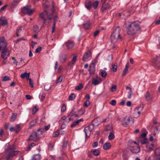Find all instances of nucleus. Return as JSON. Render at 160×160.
<instances>
[{
  "label": "nucleus",
  "mask_w": 160,
  "mask_h": 160,
  "mask_svg": "<svg viewBox=\"0 0 160 160\" xmlns=\"http://www.w3.org/2000/svg\"><path fill=\"white\" fill-rule=\"evenodd\" d=\"M54 13V9L52 8L50 10H45L40 14V17L43 20V22L47 24L51 22V20Z\"/></svg>",
  "instance_id": "obj_1"
},
{
  "label": "nucleus",
  "mask_w": 160,
  "mask_h": 160,
  "mask_svg": "<svg viewBox=\"0 0 160 160\" xmlns=\"http://www.w3.org/2000/svg\"><path fill=\"white\" fill-rule=\"evenodd\" d=\"M138 22H135L132 23L128 28L127 33L129 35H132L136 34L140 30V28Z\"/></svg>",
  "instance_id": "obj_2"
},
{
  "label": "nucleus",
  "mask_w": 160,
  "mask_h": 160,
  "mask_svg": "<svg viewBox=\"0 0 160 160\" xmlns=\"http://www.w3.org/2000/svg\"><path fill=\"white\" fill-rule=\"evenodd\" d=\"M129 148L130 151L133 153H138L140 151V149L138 144L135 141L131 140L130 142Z\"/></svg>",
  "instance_id": "obj_3"
},
{
  "label": "nucleus",
  "mask_w": 160,
  "mask_h": 160,
  "mask_svg": "<svg viewBox=\"0 0 160 160\" xmlns=\"http://www.w3.org/2000/svg\"><path fill=\"white\" fill-rule=\"evenodd\" d=\"M152 61L154 67L160 70V54L153 58Z\"/></svg>",
  "instance_id": "obj_4"
},
{
  "label": "nucleus",
  "mask_w": 160,
  "mask_h": 160,
  "mask_svg": "<svg viewBox=\"0 0 160 160\" xmlns=\"http://www.w3.org/2000/svg\"><path fill=\"white\" fill-rule=\"evenodd\" d=\"M18 154H21V152L19 151H11L10 152H6L4 155V157L9 160L11 157L17 155Z\"/></svg>",
  "instance_id": "obj_5"
},
{
  "label": "nucleus",
  "mask_w": 160,
  "mask_h": 160,
  "mask_svg": "<svg viewBox=\"0 0 160 160\" xmlns=\"http://www.w3.org/2000/svg\"><path fill=\"white\" fill-rule=\"evenodd\" d=\"M39 133H38L36 132H33L29 136L28 140L29 141H37L39 139Z\"/></svg>",
  "instance_id": "obj_6"
},
{
  "label": "nucleus",
  "mask_w": 160,
  "mask_h": 160,
  "mask_svg": "<svg viewBox=\"0 0 160 160\" xmlns=\"http://www.w3.org/2000/svg\"><path fill=\"white\" fill-rule=\"evenodd\" d=\"M22 11L24 14H27L28 15H31L33 13L34 10L31 9L30 6H27L22 8Z\"/></svg>",
  "instance_id": "obj_7"
},
{
  "label": "nucleus",
  "mask_w": 160,
  "mask_h": 160,
  "mask_svg": "<svg viewBox=\"0 0 160 160\" xmlns=\"http://www.w3.org/2000/svg\"><path fill=\"white\" fill-rule=\"evenodd\" d=\"M142 110V108L140 106H137L133 112L134 117L137 118L140 115L141 112Z\"/></svg>",
  "instance_id": "obj_8"
},
{
  "label": "nucleus",
  "mask_w": 160,
  "mask_h": 160,
  "mask_svg": "<svg viewBox=\"0 0 160 160\" xmlns=\"http://www.w3.org/2000/svg\"><path fill=\"white\" fill-rule=\"evenodd\" d=\"M7 46V42L5 41L4 37L0 38V49L4 50Z\"/></svg>",
  "instance_id": "obj_9"
},
{
  "label": "nucleus",
  "mask_w": 160,
  "mask_h": 160,
  "mask_svg": "<svg viewBox=\"0 0 160 160\" xmlns=\"http://www.w3.org/2000/svg\"><path fill=\"white\" fill-rule=\"evenodd\" d=\"M10 54V52L7 49L3 50L2 52L1 57L4 59H6L9 56Z\"/></svg>",
  "instance_id": "obj_10"
},
{
  "label": "nucleus",
  "mask_w": 160,
  "mask_h": 160,
  "mask_svg": "<svg viewBox=\"0 0 160 160\" xmlns=\"http://www.w3.org/2000/svg\"><path fill=\"white\" fill-rule=\"evenodd\" d=\"M91 58V52L89 51L86 52L83 55L82 60L83 61H88Z\"/></svg>",
  "instance_id": "obj_11"
},
{
  "label": "nucleus",
  "mask_w": 160,
  "mask_h": 160,
  "mask_svg": "<svg viewBox=\"0 0 160 160\" xmlns=\"http://www.w3.org/2000/svg\"><path fill=\"white\" fill-rule=\"evenodd\" d=\"M130 122V118L126 117L123 119L122 121V124L125 127H127Z\"/></svg>",
  "instance_id": "obj_12"
},
{
  "label": "nucleus",
  "mask_w": 160,
  "mask_h": 160,
  "mask_svg": "<svg viewBox=\"0 0 160 160\" xmlns=\"http://www.w3.org/2000/svg\"><path fill=\"white\" fill-rule=\"evenodd\" d=\"M120 29L119 27H117L113 31L112 35L121 38L120 35Z\"/></svg>",
  "instance_id": "obj_13"
},
{
  "label": "nucleus",
  "mask_w": 160,
  "mask_h": 160,
  "mask_svg": "<svg viewBox=\"0 0 160 160\" xmlns=\"http://www.w3.org/2000/svg\"><path fill=\"white\" fill-rule=\"evenodd\" d=\"M66 46L68 49L72 48L74 46V42L68 40L66 43Z\"/></svg>",
  "instance_id": "obj_14"
},
{
  "label": "nucleus",
  "mask_w": 160,
  "mask_h": 160,
  "mask_svg": "<svg viewBox=\"0 0 160 160\" xmlns=\"http://www.w3.org/2000/svg\"><path fill=\"white\" fill-rule=\"evenodd\" d=\"M154 144L151 142H148L146 144V148L148 151H151L153 150Z\"/></svg>",
  "instance_id": "obj_15"
},
{
  "label": "nucleus",
  "mask_w": 160,
  "mask_h": 160,
  "mask_svg": "<svg viewBox=\"0 0 160 160\" xmlns=\"http://www.w3.org/2000/svg\"><path fill=\"white\" fill-rule=\"evenodd\" d=\"M95 68L94 65L93 64H91L89 66V72L90 74H93L95 72Z\"/></svg>",
  "instance_id": "obj_16"
},
{
  "label": "nucleus",
  "mask_w": 160,
  "mask_h": 160,
  "mask_svg": "<svg viewBox=\"0 0 160 160\" xmlns=\"http://www.w3.org/2000/svg\"><path fill=\"white\" fill-rule=\"evenodd\" d=\"M83 121V119H80L77 120V121L73 122L71 125V127L72 128H73L76 127V126L78 125L79 123Z\"/></svg>",
  "instance_id": "obj_17"
},
{
  "label": "nucleus",
  "mask_w": 160,
  "mask_h": 160,
  "mask_svg": "<svg viewBox=\"0 0 160 160\" xmlns=\"http://www.w3.org/2000/svg\"><path fill=\"white\" fill-rule=\"evenodd\" d=\"M145 96L146 100L147 101L151 100L153 98L152 95L150 94V93L148 91L146 92Z\"/></svg>",
  "instance_id": "obj_18"
},
{
  "label": "nucleus",
  "mask_w": 160,
  "mask_h": 160,
  "mask_svg": "<svg viewBox=\"0 0 160 160\" xmlns=\"http://www.w3.org/2000/svg\"><path fill=\"white\" fill-rule=\"evenodd\" d=\"M67 59L66 55L65 54H62L60 56L59 60L61 63H63L65 62Z\"/></svg>",
  "instance_id": "obj_19"
},
{
  "label": "nucleus",
  "mask_w": 160,
  "mask_h": 160,
  "mask_svg": "<svg viewBox=\"0 0 160 160\" xmlns=\"http://www.w3.org/2000/svg\"><path fill=\"white\" fill-rule=\"evenodd\" d=\"M30 76V73H27L26 72H24V73L20 75V77L22 78H26L27 80H28L29 79Z\"/></svg>",
  "instance_id": "obj_20"
},
{
  "label": "nucleus",
  "mask_w": 160,
  "mask_h": 160,
  "mask_svg": "<svg viewBox=\"0 0 160 160\" xmlns=\"http://www.w3.org/2000/svg\"><path fill=\"white\" fill-rule=\"evenodd\" d=\"M119 38L111 34L110 38L111 42L112 43H115L116 42Z\"/></svg>",
  "instance_id": "obj_21"
},
{
  "label": "nucleus",
  "mask_w": 160,
  "mask_h": 160,
  "mask_svg": "<svg viewBox=\"0 0 160 160\" xmlns=\"http://www.w3.org/2000/svg\"><path fill=\"white\" fill-rule=\"evenodd\" d=\"M0 23L3 26L7 25L8 24L7 20L4 19L3 17H2L0 19Z\"/></svg>",
  "instance_id": "obj_22"
},
{
  "label": "nucleus",
  "mask_w": 160,
  "mask_h": 160,
  "mask_svg": "<svg viewBox=\"0 0 160 160\" xmlns=\"http://www.w3.org/2000/svg\"><path fill=\"white\" fill-rule=\"evenodd\" d=\"M73 56H74L71 61L68 63L69 65L72 66V65L74 64L76 61L77 56L76 55H73Z\"/></svg>",
  "instance_id": "obj_23"
},
{
  "label": "nucleus",
  "mask_w": 160,
  "mask_h": 160,
  "mask_svg": "<svg viewBox=\"0 0 160 160\" xmlns=\"http://www.w3.org/2000/svg\"><path fill=\"white\" fill-rule=\"evenodd\" d=\"M147 142V138H139L138 140V142L142 144H143Z\"/></svg>",
  "instance_id": "obj_24"
},
{
  "label": "nucleus",
  "mask_w": 160,
  "mask_h": 160,
  "mask_svg": "<svg viewBox=\"0 0 160 160\" xmlns=\"http://www.w3.org/2000/svg\"><path fill=\"white\" fill-rule=\"evenodd\" d=\"M83 25L85 29H88L90 27V22L89 21H87L83 24Z\"/></svg>",
  "instance_id": "obj_25"
},
{
  "label": "nucleus",
  "mask_w": 160,
  "mask_h": 160,
  "mask_svg": "<svg viewBox=\"0 0 160 160\" xmlns=\"http://www.w3.org/2000/svg\"><path fill=\"white\" fill-rule=\"evenodd\" d=\"M37 122L36 120H32L29 123V126L28 128L29 129H31L32 127L34 126Z\"/></svg>",
  "instance_id": "obj_26"
},
{
  "label": "nucleus",
  "mask_w": 160,
  "mask_h": 160,
  "mask_svg": "<svg viewBox=\"0 0 160 160\" xmlns=\"http://www.w3.org/2000/svg\"><path fill=\"white\" fill-rule=\"evenodd\" d=\"M128 63L125 65V67L122 76H125L128 72V69L129 67L128 66Z\"/></svg>",
  "instance_id": "obj_27"
},
{
  "label": "nucleus",
  "mask_w": 160,
  "mask_h": 160,
  "mask_svg": "<svg viewBox=\"0 0 160 160\" xmlns=\"http://www.w3.org/2000/svg\"><path fill=\"white\" fill-rule=\"evenodd\" d=\"M41 156L39 154L34 155L32 157V160H40L41 159Z\"/></svg>",
  "instance_id": "obj_28"
},
{
  "label": "nucleus",
  "mask_w": 160,
  "mask_h": 160,
  "mask_svg": "<svg viewBox=\"0 0 160 160\" xmlns=\"http://www.w3.org/2000/svg\"><path fill=\"white\" fill-rule=\"evenodd\" d=\"M84 131L85 133L86 137L87 138H88L89 137V136H88V134H90L91 132L88 128L86 127L85 128Z\"/></svg>",
  "instance_id": "obj_29"
},
{
  "label": "nucleus",
  "mask_w": 160,
  "mask_h": 160,
  "mask_svg": "<svg viewBox=\"0 0 160 160\" xmlns=\"http://www.w3.org/2000/svg\"><path fill=\"white\" fill-rule=\"evenodd\" d=\"M15 146L14 145H12V146H10L8 150L5 149L6 152H10L11 151H14L13 150L15 149Z\"/></svg>",
  "instance_id": "obj_30"
},
{
  "label": "nucleus",
  "mask_w": 160,
  "mask_h": 160,
  "mask_svg": "<svg viewBox=\"0 0 160 160\" xmlns=\"http://www.w3.org/2000/svg\"><path fill=\"white\" fill-rule=\"evenodd\" d=\"M92 3L90 1H88L86 2L85 6L88 9H90L91 7Z\"/></svg>",
  "instance_id": "obj_31"
},
{
  "label": "nucleus",
  "mask_w": 160,
  "mask_h": 160,
  "mask_svg": "<svg viewBox=\"0 0 160 160\" xmlns=\"http://www.w3.org/2000/svg\"><path fill=\"white\" fill-rule=\"evenodd\" d=\"M111 147V144L110 143H106L103 146V148L105 150L109 149Z\"/></svg>",
  "instance_id": "obj_32"
},
{
  "label": "nucleus",
  "mask_w": 160,
  "mask_h": 160,
  "mask_svg": "<svg viewBox=\"0 0 160 160\" xmlns=\"http://www.w3.org/2000/svg\"><path fill=\"white\" fill-rule=\"evenodd\" d=\"M129 13L127 11H125L123 12H121L119 13V15L120 16H122L123 15L124 16L127 17L129 15Z\"/></svg>",
  "instance_id": "obj_33"
},
{
  "label": "nucleus",
  "mask_w": 160,
  "mask_h": 160,
  "mask_svg": "<svg viewBox=\"0 0 160 160\" xmlns=\"http://www.w3.org/2000/svg\"><path fill=\"white\" fill-rule=\"evenodd\" d=\"M17 116V113H13L11 116L10 118V121L12 122H13L16 119Z\"/></svg>",
  "instance_id": "obj_34"
},
{
  "label": "nucleus",
  "mask_w": 160,
  "mask_h": 160,
  "mask_svg": "<svg viewBox=\"0 0 160 160\" xmlns=\"http://www.w3.org/2000/svg\"><path fill=\"white\" fill-rule=\"evenodd\" d=\"M106 5V6H105L104 4H103L102 8V11L106 10L107 9L109 8L110 7V5L108 3H107Z\"/></svg>",
  "instance_id": "obj_35"
},
{
  "label": "nucleus",
  "mask_w": 160,
  "mask_h": 160,
  "mask_svg": "<svg viewBox=\"0 0 160 160\" xmlns=\"http://www.w3.org/2000/svg\"><path fill=\"white\" fill-rule=\"evenodd\" d=\"M83 88V86L82 84L80 83L79 84L78 86H77L75 87V89L76 90L79 91L82 89Z\"/></svg>",
  "instance_id": "obj_36"
},
{
  "label": "nucleus",
  "mask_w": 160,
  "mask_h": 160,
  "mask_svg": "<svg viewBox=\"0 0 160 160\" xmlns=\"http://www.w3.org/2000/svg\"><path fill=\"white\" fill-rule=\"evenodd\" d=\"M63 78V76H61L59 77L57 79L56 84L61 82Z\"/></svg>",
  "instance_id": "obj_37"
},
{
  "label": "nucleus",
  "mask_w": 160,
  "mask_h": 160,
  "mask_svg": "<svg viewBox=\"0 0 160 160\" xmlns=\"http://www.w3.org/2000/svg\"><path fill=\"white\" fill-rule=\"evenodd\" d=\"M21 27H18L16 31V35L18 37L19 36V33L21 32Z\"/></svg>",
  "instance_id": "obj_38"
},
{
  "label": "nucleus",
  "mask_w": 160,
  "mask_h": 160,
  "mask_svg": "<svg viewBox=\"0 0 160 160\" xmlns=\"http://www.w3.org/2000/svg\"><path fill=\"white\" fill-rule=\"evenodd\" d=\"M92 152L94 156H97L99 155L100 152L98 149H95L92 151Z\"/></svg>",
  "instance_id": "obj_39"
},
{
  "label": "nucleus",
  "mask_w": 160,
  "mask_h": 160,
  "mask_svg": "<svg viewBox=\"0 0 160 160\" xmlns=\"http://www.w3.org/2000/svg\"><path fill=\"white\" fill-rule=\"evenodd\" d=\"M92 83L94 85H96L99 83V82L97 79L94 78L92 80Z\"/></svg>",
  "instance_id": "obj_40"
},
{
  "label": "nucleus",
  "mask_w": 160,
  "mask_h": 160,
  "mask_svg": "<svg viewBox=\"0 0 160 160\" xmlns=\"http://www.w3.org/2000/svg\"><path fill=\"white\" fill-rule=\"evenodd\" d=\"M75 98V95L74 94L72 93L70 94L69 97V99L70 100H73Z\"/></svg>",
  "instance_id": "obj_41"
},
{
  "label": "nucleus",
  "mask_w": 160,
  "mask_h": 160,
  "mask_svg": "<svg viewBox=\"0 0 160 160\" xmlns=\"http://www.w3.org/2000/svg\"><path fill=\"white\" fill-rule=\"evenodd\" d=\"M33 31L35 32H38L39 31V28L37 25H35L33 27Z\"/></svg>",
  "instance_id": "obj_42"
},
{
  "label": "nucleus",
  "mask_w": 160,
  "mask_h": 160,
  "mask_svg": "<svg viewBox=\"0 0 160 160\" xmlns=\"http://www.w3.org/2000/svg\"><path fill=\"white\" fill-rule=\"evenodd\" d=\"M154 153L157 156H160V147L157 148L154 152Z\"/></svg>",
  "instance_id": "obj_43"
},
{
  "label": "nucleus",
  "mask_w": 160,
  "mask_h": 160,
  "mask_svg": "<svg viewBox=\"0 0 160 160\" xmlns=\"http://www.w3.org/2000/svg\"><path fill=\"white\" fill-rule=\"evenodd\" d=\"M112 67L113 71L114 72H116L117 69V64L115 63L112 65Z\"/></svg>",
  "instance_id": "obj_44"
},
{
  "label": "nucleus",
  "mask_w": 160,
  "mask_h": 160,
  "mask_svg": "<svg viewBox=\"0 0 160 160\" xmlns=\"http://www.w3.org/2000/svg\"><path fill=\"white\" fill-rule=\"evenodd\" d=\"M16 129L15 130L16 132L17 133L21 129V127L20 124H18L16 126Z\"/></svg>",
  "instance_id": "obj_45"
},
{
  "label": "nucleus",
  "mask_w": 160,
  "mask_h": 160,
  "mask_svg": "<svg viewBox=\"0 0 160 160\" xmlns=\"http://www.w3.org/2000/svg\"><path fill=\"white\" fill-rule=\"evenodd\" d=\"M59 131L57 130L55 132H54L53 134V137H57L59 134Z\"/></svg>",
  "instance_id": "obj_46"
},
{
  "label": "nucleus",
  "mask_w": 160,
  "mask_h": 160,
  "mask_svg": "<svg viewBox=\"0 0 160 160\" xmlns=\"http://www.w3.org/2000/svg\"><path fill=\"white\" fill-rule=\"evenodd\" d=\"M72 115V112H70V114L67 116L66 118H68V119L67 120V123H68L71 120V118H70Z\"/></svg>",
  "instance_id": "obj_47"
},
{
  "label": "nucleus",
  "mask_w": 160,
  "mask_h": 160,
  "mask_svg": "<svg viewBox=\"0 0 160 160\" xmlns=\"http://www.w3.org/2000/svg\"><path fill=\"white\" fill-rule=\"evenodd\" d=\"M51 86L48 84L44 86V89L46 91H48L51 89Z\"/></svg>",
  "instance_id": "obj_48"
},
{
  "label": "nucleus",
  "mask_w": 160,
  "mask_h": 160,
  "mask_svg": "<svg viewBox=\"0 0 160 160\" xmlns=\"http://www.w3.org/2000/svg\"><path fill=\"white\" fill-rule=\"evenodd\" d=\"M98 2L96 0L93 3V7L94 8L96 9L97 8L98 5Z\"/></svg>",
  "instance_id": "obj_49"
},
{
  "label": "nucleus",
  "mask_w": 160,
  "mask_h": 160,
  "mask_svg": "<svg viewBox=\"0 0 160 160\" xmlns=\"http://www.w3.org/2000/svg\"><path fill=\"white\" fill-rule=\"evenodd\" d=\"M38 108L37 106H35L32 109V113L33 114H35L36 112L38 110Z\"/></svg>",
  "instance_id": "obj_50"
},
{
  "label": "nucleus",
  "mask_w": 160,
  "mask_h": 160,
  "mask_svg": "<svg viewBox=\"0 0 160 160\" xmlns=\"http://www.w3.org/2000/svg\"><path fill=\"white\" fill-rule=\"evenodd\" d=\"M86 127L88 128L89 130L91 132L92 130L94 128V124H92V125H89Z\"/></svg>",
  "instance_id": "obj_51"
},
{
  "label": "nucleus",
  "mask_w": 160,
  "mask_h": 160,
  "mask_svg": "<svg viewBox=\"0 0 160 160\" xmlns=\"http://www.w3.org/2000/svg\"><path fill=\"white\" fill-rule=\"evenodd\" d=\"M38 133H39V135H41L42 133L44 131V129L43 128H39L37 130Z\"/></svg>",
  "instance_id": "obj_52"
},
{
  "label": "nucleus",
  "mask_w": 160,
  "mask_h": 160,
  "mask_svg": "<svg viewBox=\"0 0 160 160\" xmlns=\"http://www.w3.org/2000/svg\"><path fill=\"white\" fill-rule=\"evenodd\" d=\"M114 138V135L112 133H110L108 136V139L109 140H112Z\"/></svg>",
  "instance_id": "obj_53"
},
{
  "label": "nucleus",
  "mask_w": 160,
  "mask_h": 160,
  "mask_svg": "<svg viewBox=\"0 0 160 160\" xmlns=\"http://www.w3.org/2000/svg\"><path fill=\"white\" fill-rule=\"evenodd\" d=\"M101 76L102 77L105 78L106 77L107 73V72L104 71H102L101 72Z\"/></svg>",
  "instance_id": "obj_54"
},
{
  "label": "nucleus",
  "mask_w": 160,
  "mask_h": 160,
  "mask_svg": "<svg viewBox=\"0 0 160 160\" xmlns=\"http://www.w3.org/2000/svg\"><path fill=\"white\" fill-rule=\"evenodd\" d=\"M66 110V107L65 104H62L61 106V111L62 112H64Z\"/></svg>",
  "instance_id": "obj_55"
},
{
  "label": "nucleus",
  "mask_w": 160,
  "mask_h": 160,
  "mask_svg": "<svg viewBox=\"0 0 160 160\" xmlns=\"http://www.w3.org/2000/svg\"><path fill=\"white\" fill-rule=\"evenodd\" d=\"M28 80H29V83L30 86L31 88H33V81L30 78Z\"/></svg>",
  "instance_id": "obj_56"
},
{
  "label": "nucleus",
  "mask_w": 160,
  "mask_h": 160,
  "mask_svg": "<svg viewBox=\"0 0 160 160\" xmlns=\"http://www.w3.org/2000/svg\"><path fill=\"white\" fill-rule=\"evenodd\" d=\"M90 105V102L89 100H87L84 103V106L85 107H87Z\"/></svg>",
  "instance_id": "obj_57"
},
{
  "label": "nucleus",
  "mask_w": 160,
  "mask_h": 160,
  "mask_svg": "<svg viewBox=\"0 0 160 160\" xmlns=\"http://www.w3.org/2000/svg\"><path fill=\"white\" fill-rule=\"evenodd\" d=\"M112 130V127L109 125H107L106 127V130L107 131H111Z\"/></svg>",
  "instance_id": "obj_58"
},
{
  "label": "nucleus",
  "mask_w": 160,
  "mask_h": 160,
  "mask_svg": "<svg viewBox=\"0 0 160 160\" xmlns=\"http://www.w3.org/2000/svg\"><path fill=\"white\" fill-rule=\"evenodd\" d=\"M110 104L114 106L116 104V101L115 100H112L110 102Z\"/></svg>",
  "instance_id": "obj_59"
},
{
  "label": "nucleus",
  "mask_w": 160,
  "mask_h": 160,
  "mask_svg": "<svg viewBox=\"0 0 160 160\" xmlns=\"http://www.w3.org/2000/svg\"><path fill=\"white\" fill-rule=\"evenodd\" d=\"M42 49V47L39 46L36 48L35 50V52L36 53H39L40 52Z\"/></svg>",
  "instance_id": "obj_60"
},
{
  "label": "nucleus",
  "mask_w": 160,
  "mask_h": 160,
  "mask_svg": "<svg viewBox=\"0 0 160 160\" xmlns=\"http://www.w3.org/2000/svg\"><path fill=\"white\" fill-rule=\"evenodd\" d=\"M10 80L9 78L7 76H5L3 77L2 79L3 81H7Z\"/></svg>",
  "instance_id": "obj_61"
},
{
  "label": "nucleus",
  "mask_w": 160,
  "mask_h": 160,
  "mask_svg": "<svg viewBox=\"0 0 160 160\" xmlns=\"http://www.w3.org/2000/svg\"><path fill=\"white\" fill-rule=\"evenodd\" d=\"M147 133L145 132L143 133L141 135V136L139 138H146L145 137L146 136Z\"/></svg>",
  "instance_id": "obj_62"
},
{
  "label": "nucleus",
  "mask_w": 160,
  "mask_h": 160,
  "mask_svg": "<svg viewBox=\"0 0 160 160\" xmlns=\"http://www.w3.org/2000/svg\"><path fill=\"white\" fill-rule=\"evenodd\" d=\"M117 86L114 85L112 86L111 88V90L112 92L115 91H116Z\"/></svg>",
  "instance_id": "obj_63"
},
{
  "label": "nucleus",
  "mask_w": 160,
  "mask_h": 160,
  "mask_svg": "<svg viewBox=\"0 0 160 160\" xmlns=\"http://www.w3.org/2000/svg\"><path fill=\"white\" fill-rule=\"evenodd\" d=\"M58 21V17L57 16H55L53 18V23L56 24Z\"/></svg>",
  "instance_id": "obj_64"
}]
</instances>
